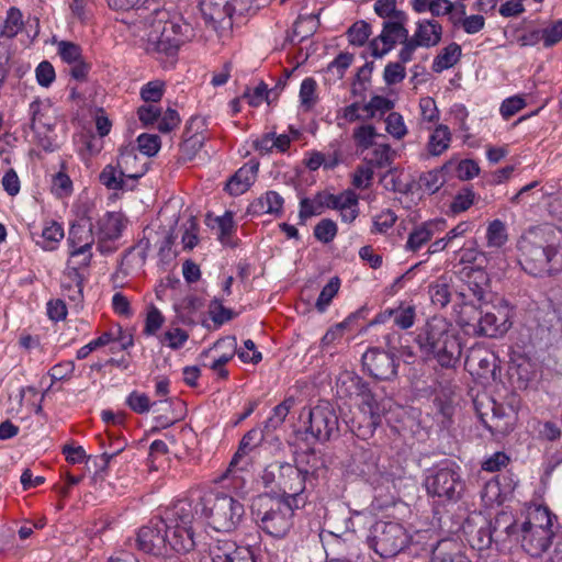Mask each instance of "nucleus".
<instances>
[{
	"mask_svg": "<svg viewBox=\"0 0 562 562\" xmlns=\"http://www.w3.org/2000/svg\"><path fill=\"white\" fill-rule=\"evenodd\" d=\"M175 400L166 397L164 400L150 403L149 397L145 393L133 391L126 398L127 406L137 414L148 413L150 407H159L157 411H166L167 407H171Z\"/></svg>",
	"mask_w": 562,
	"mask_h": 562,
	"instance_id": "35",
	"label": "nucleus"
},
{
	"mask_svg": "<svg viewBox=\"0 0 562 562\" xmlns=\"http://www.w3.org/2000/svg\"><path fill=\"white\" fill-rule=\"evenodd\" d=\"M508 240V234L505 223L501 220L492 221L486 228V243L491 248L499 249Z\"/></svg>",
	"mask_w": 562,
	"mask_h": 562,
	"instance_id": "49",
	"label": "nucleus"
},
{
	"mask_svg": "<svg viewBox=\"0 0 562 562\" xmlns=\"http://www.w3.org/2000/svg\"><path fill=\"white\" fill-rule=\"evenodd\" d=\"M303 505L265 493L252 499L250 513L262 531L273 538H283L293 527L294 510Z\"/></svg>",
	"mask_w": 562,
	"mask_h": 562,
	"instance_id": "2",
	"label": "nucleus"
},
{
	"mask_svg": "<svg viewBox=\"0 0 562 562\" xmlns=\"http://www.w3.org/2000/svg\"><path fill=\"white\" fill-rule=\"evenodd\" d=\"M296 397L288 396L280 404H278L273 409L271 416L265 422L263 430L267 432L274 431L278 429L285 420L290 411L295 406Z\"/></svg>",
	"mask_w": 562,
	"mask_h": 562,
	"instance_id": "41",
	"label": "nucleus"
},
{
	"mask_svg": "<svg viewBox=\"0 0 562 562\" xmlns=\"http://www.w3.org/2000/svg\"><path fill=\"white\" fill-rule=\"evenodd\" d=\"M442 36L441 24L434 19H422L416 22L413 40L420 47H434L439 44Z\"/></svg>",
	"mask_w": 562,
	"mask_h": 562,
	"instance_id": "25",
	"label": "nucleus"
},
{
	"mask_svg": "<svg viewBox=\"0 0 562 562\" xmlns=\"http://www.w3.org/2000/svg\"><path fill=\"white\" fill-rule=\"evenodd\" d=\"M336 119L340 126L370 120L366 103L360 102H353L338 110Z\"/></svg>",
	"mask_w": 562,
	"mask_h": 562,
	"instance_id": "43",
	"label": "nucleus"
},
{
	"mask_svg": "<svg viewBox=\"0 0 562 562\" xmlns=\"http://www.w3.org/2000/svg\"><path fill=\"white\" fill-rule=\"evenodd\" d=\"M482 303H477L472 299L458 300L454 311L457 314V322L462 327H472L473 331L476 330V326L480 319V306Z\"/></svg>",
	"mask_w": 562,
	"mask_h": 562,
	"instance_id": "34",
	"label": "nucleus"
},
{
	"mask_svg": "<svg viewBox=\"0 0 562 562\" xmlns=\"http://www.w3.org/2000/svg\"><path fill=\"white\" fill-rule=\"evenodd\" d=\"M137 27L148 52L166 55L175 54L191 33L190 24L180 19L170 20L169 13L159 5L142 9Z\"/></svg>",
	"mask_w": 562,
	"mask_h": 562,
	"instance_id": "1",
	"label": "nucleus"
},
{
	"mask_svg": "<svg viewBox=\"0 0 562 562\" xmlns=\"http://www.w3.org/2000/svg\"><path fill=\"white\" fill-rule=\"evenodd\" d=\"M533 234L522 236L518 243L519 263L522 269L535 277L553 274L562 271V244L542 246L536 243Z\"/></svg>",
	"mask_w": 562,
	"mask_h": 562,
	"instance_id": "3",
	"label": "nucleus"
},
{
	"mask_svg": "<svg viewBox=\"0 0 562 562\" xmlns=\"http://www.w3.org/2000/svg\"><path fill=\"white\" fill-rule=\"evenodd\" d=\"M168 539V553L175 551L178 553L190 552L194 546V532L192 526L170 525Z\"/></svg>",
	"mask_w": 562,
	"mask_h": 562,
	"instance_id": "29",
	"label": "nucleus"
},
{
	"mask_svg": "<svg viewBox=\"0 0 562 562\" xmlns=\"http://www.w3.org/2000/svg\"><path fill=\"white\" fill-rule=\"evenodd\" d=\"M321 204L339 212L345 223H352L359 215V198L348 189L338 194L326 193L321 196Z\"/></svg>",
	"mask_w": 562,
	"mask_h": 562,
	"instance_id": "16",
	"label": "nucleus"
},
{
	"mask_svg": "<svg viewBox=\"0 0 562 562\" xmlns=\"http://www.w3.org/2000/svg\"><path fill=\"white\" fill-rule=\"evenodd\" d=\"M430 562H472V560L460 541L445 538L432 547Z\"/></svg>",
	"mask_w": 562,
	"mask_h": 562,
	"instance_id": "20",
	"label": "nucleus"
},
{
	"mask_svg": "<svg viewBox=\"0 0 562 562\" xmlns=\"http://www.w3.org/2000/svg\"><path fill=\"white\" fill-rule=\"evenodd\" d=\"M494 540L493 530H491L486 522L475 531H472L470 537L472 548L477 550L487 549Z\"/></svg>",
	"mask_w": 562,
	"mask_h": 562,
	"instance_id": "63",
	"label": "nucleus"
},
{
	"mask_svg": "<svg viewBox=\"0 0 562 562\" xmlns=\"http://www.w3.org/2000/svg\"><path fill=\"white\" fill-rule=\"evenodd\" d=\"M165 323V316L154 304H149L146 307L145 324L143 333L147 336L157 335L158 330Z\"/></svg>",
	"mask_w": 562,
	"mask_h": 562,
	"instance_id": "52",
	"label": "nucleus"
},
{
	"mask_svg": "<svg viewBox=\"0 0 562 562\" xmlns=\"http://www.w3.org/2000/svg\"><path fill=\"white\" fill-rule=\"evenodd\" d=\"M475 200V193L471 188H463L453 198L450 204V211L453 214H459L469 210Z\"/></svg>",
	"mask_w": 562,
	"mask_h": 562,
	"instance_id": "61",
	"label": "nucleus"
},
{
	"mask_svg": "<svg viewBox=\"0 0 562 562\" xmlns=\"http://www.w3.org/2000/svg\"><path fill=\"white\" fill-rule=\"evenodd\" d=\"M385 130L395 139L400 140L407 135V126L402 114L391 112L385 119Z\"/></svg>",
	"mask_w": 562,
	"mask_h": 562,
	"instance_id": "57",
	"label": "nucleus"
},
{
	"mask_svg": "<svg viewBox=\"0 0 562 562\" xmlns=\"http://www.w3.org/2000/svg\"><path fill=\"white\" fill-rule=\"evenodd\" d=\"M543 46L549 48L562 41V20L551 21L541 27Z\"/></svg>",
	"mask_w": 562,
	"mask_h": 562,
	"instance_id": "64",
	"label": "nucleus"
},
{
	"mask_svg": "<svg viewBox=\"0 0 562 562\" xmlns=\"http://www.w3.org/2000/svg\"><path fill=\"white\" fill-rule=\"evenodd\" d=\"M357 397H360V407L363 415L373 416L375 419L382 417L386 409L385 404L376 401L367 382Z\"/></svg>",
	"mask_w": 562,
	"mask_h": 562,
	"instance_id": "42",
	"label": "nucleus"
},
{
	"mask_svg": "<svg viewBox=\"0 0 562 562\" xmlns=\"http://www.w3.org/2000/svg\"><path fill=\"white\" fill-rule=\"evenodd\" d=\"M392 318L394 325L401 329H408L414 326L416 318V310L415 306L406 304L404 302L400 303L397 307L386 308L379 315H376L374 323L381 324L385 323L387 319Z\"/></svg>",
	"mask_w": 562,
	"mask_h": 562,
	"instance_id": "27",
	"label": "nucleus"
},
{
	"mask_svg": "<svg viewBox=\"0 0 562 562\" xmlns=\"http://www.w3.org/2000/svg\"><path fill=\"white\" fill-rule=\"evenodd\" d=\"M493 530L495 541H506L508 539H519V527L512 513L501 512L492 521H486Z\"/></svg>",
	"mask_w": 562,
	"mask_h": 562,
	"instance_id": "26",
	"label": "nucleus"
},
{
	"mask_svg": "<svg viewBox=\"0 0 562 562\" xmlns=\"http://www.w3.org/2000/svg\"><path fill=\"white\" fill-rule=\"evenodd\" d=\"M316 88H317V83L313 78H305L301 82L299 97H300L301 106L305 111L311 110L317 102Z\"/></svg>",
	"mask_w": 562,
	"mask_h": 562,
	"instance_id": "54",
	"label": "nucleus"
},
{
	"mask_svg": "<svg viewBox=\"0 0 562 562\" xmlns=\"http://www.w3.org/2000/svg\"><path fill=\"white\" fill-rule=\"evenodd\" d=\"M94 241L97 240L91 224L78 222L71 225L67 238L69 250L92 249Z\"/></svg>",
	"mask_w": 562,
	"mask_h": 562,
	"instance_id": "33",
	"label": "nucleus"
},
{
	"mask_svg": "<svg viewBox=\"0 0 562 562\" xmlns=\"http://www.w3.org/2000/svg\"><path fill=\"white\" fill-rule=\"evenodd\" d=\"M557 536L553 530L539 527L533 529L532 527L520 525L519 539L517 541H520L521 548L530 557L539 558L548 550L553 539H557Z\"/></svg>",
	"mask_w": 562,
	"mask_h": 562,
	"instance_id": "15",
	"label": "nucleus"
},
{
	"mask_svg": "<svg viewBox=\"0 0 562 562\" xmlns=\"http://www.w3.org/2000/svg\"><path fill=\"white\" fill-rule=\"evenodd\" d=\"M461 47L457 43H451L445 47L434 59L432 70L441 72L453 67L460 59Z\"/></svg>",
	"mask_w": 562,
	"mask_h": 562,
	"instance_id": "44",
	"label": "nucleus"
},
{
	"mask_svg": "<svg viewBox=\"0 0 562 562\" xmlns=\"http://www.w3.org/2000/svg\"><path fill=\"white\" fill-rule=\"evenodd\" d=\"M201 13L206 22H221L233 14L229 0H201Z\"/></svg>",
	"mask_w": 562,
	"mask_h": 562,
	"instance_id": "36",
	"label": "nucleus"
},
{
	"mask_svg": "<svg viewBox=\"0 0 562 562\" xmlns=\"http://www.w3.org/2000/svg\"><path fill=\"white\" fill-rule=\"evenodd\" d=\"M166 85L161 80H153L140 88V98L146 103L159 102L165 93Z\"/></svg>",
	"mask_w": 562,
	"mask_h": 562,
	"instance_id": "62",
	"label": "nucleus"
},
{
	"mask_svg": "<svg viewBox=\"0 0 562 562\" xmlns=\"http://www.w3.org/2000/svg\"><path fill=\"white\" fill-rule=\"evenodd\" d=\"M92 249H71L69 250V258L67 265L71 267L70 273L77 277V269L87 268L91 263Z\"/></svg>",
	"mask_w": 562,
	"mask_h": 562,
	"instance_id": "59",
	"label": "nucleus"
},
{
	"mask_svg": "<svg viewBox=\"0 0 562 562\" xmlns=\"http://www.w3.org/2000/svg\"><path fill=\"white\" fill-rule=\"evenodd\" d=\"M200 510L209 526L221 532L235 530L245 514L244 505L224 493H207L201 496Z\"/></svg>",
	"mask_w": 562,
	"mask_h": 562,
	"instance_id": "4",
	"label": "nucleus"
},
{
	"mask_svg": "<svg viewBox=\"0 0 562 562\" xmlns=\"http://www.w3.org/2000/svg\"><path fill=\"white\" fill-rule=\"evenodd\" d=\"M194 562H255L251 552L232 540H216Z\"/></svg>",
	"mask_w": 562,
	"mask_h": 562,
	"instance_id": "12",
	"label": "nucleus"
},
{
	"mask_svg": "<svg viewBox=\"0 0 562 562\" xmlns=\"http://www.w3.org/2000/svg\"><path fill=\"white\" fill-rule=\"evenodd\" d=\"M366 382L352 372H342L336 381L337 393L340 397L358 396Z\"/></svg>",
	"mask_w": 562,
	"mask_h": 562,
	"instance_id": "40",
	"label": "nucleus"
},
{
	"mask_svg": "<svg viewBox=\"0 0 562 562\" xmlns=\"http://www.w3.org/2000/svg\"><path fill=\"white\" fill-rule=\"evenodd\" d=\"M212 228L217 229L218 238L222 244H228L229 238L235 231L234 214L226 211L223 215L216 216L213 220L209 218L207 223Z\"/></svg>",
	"mask_w": 562,
	"mask_h": 562,
	"instance_id": "48",
	"label": "nucleus"
},
{
	"mask_svg": "<svg viewBox=\"0 0 562 562\" xmlns=\"http://www.w3.org/2000/svg\"><path fill=\"white\" fill-rule=\"evenodd\" d=\"M63 225L56 221H46L41 233L32 232L34 243L45 251L55 250L64 238Z\"/></svg>",
	"mask_w": 562,
	"mask_h": 562,
	"instance_id": "28",
	"label": "nucleus"
},
{
	"mask_svg": "<svg viewBox=\"0 0 562 562\" xmlns=\"http://www.w3.org/2000/svg\"><path fill=\"white\" fill-rule=\"evenodd\" d=\"M116 164L126 179L136 180L146 172V161L140 159L132 147H126L121 150Z\"/></svg>",
	"mask_w": 562,
	"mask_h": 562,
	"instance_id": "31",
	"label": "nucleus"
},
{
	"mask_svg": "<svg viewBox=\"0 0 562 562\" xmlns=\"http://www.w3.org/2000/svg\"><path fill=\"white\" fill-rule=\"evenodd\" d=\"M349 471L361 476L370 484H378L382 477V470L378 463V454L374 450L358 447L351 456Z\"/></svg>",
	"mask_w": 562,
	"mask_h": 562,
	"instance_id": "14",
	"label": "nucleus"
},
{
	"mask_svg": "<svg viewBox=\"0 0 562 562\" xmlns=\"http://www.w3.org/2000/svg\"><path fill=\"white\" fill-rule=\"evenodd\" d=\"M427 493L439 499L458 502L464 490L465 483L462 480L460 468L446 465L436 468L425 480Z\"/></svg>",
	"mask_w": 562,
	"mask_h": 562,
	"instance_id": "8",
	"label": "nucleus"
},
{
	"mask_svg": "<svg viewBox=\"0 0 562 562\" xmlns=\"http://www.w3.org/2000/svg\"><path fill=\"white\" fill-rule=\"evenodd\" d=\"M488 289V277L482 269L471 270L463 286L457 293L458 300L472 299L477 303L485 301V295Z\"/></svg>",
	"mask_w": 562,
	"mask_h": 562,
	"instance_id": "21",
	"label": "nucleus"
},
{
	"mask_svg": "<svg viewBox=\"0 0 562 562\" xmlns=\"http://www.w3.org/2000/svg\"><path fill=\"white\" fill-rule=\"evenodd\" d=\"M370 120L382 117L394 108V102L386 97L374 95L366 103Z\"/></svg>",
	"mask_w": 562,
	"mask_h": 562,
	"instance_id": "58",
	"label": "nucleus"
},
{
	"mask_svg": "<svg viewBox=\"0 0 562 562\" xmlns=\"http://www.w3.org/2000/svg\"><path fill=\"white\" fill-rule=\"evenodd\" d=\"M493 415L491 417V422L487 423L483 420L485 428H487L492 435H506L513 429V424L506 418L504 408L494 403L492 408Z\"/></svg>",
	"mask_w": 562,
	"mask_h": 562,
	"instance_id": "46",
	"label": "nucleus"
},
{
	"mask_svg": "<svg viewBox=\"0 0 562 562\" xmlns=\"http://www.w3.org/2000/svg\"><path fill=\"white\" fill-rule=\"evenodd\" d=\"M372 33L371 25L363 21L355 22L347 31V37L351 45L362 46Z\"/></svg>",
	"mask_w": 562,
	"mask_h": 562,
	"instance_id": "53",
	"label": "nucleus"
},
{
	"mask_svg": "<svg viewBox=\"0 0 562 562\" xmlns=\"http://www.w3.org/2000/svg\"><path fill=\"white\" fill-rule=\"evenodd\" d=\"M304 420L305 431L318 441H328L339 436V419L334 405L327 401H319L314 407L303 409L301 419Z\"/></svg>",
	"mask_w": 562,
	"mask_h": 562,
	"instance_id": "7",
	"label": "nucleus"
},
{
	"mask_svg": "<svg viewBox=\"0 0 562 562\" xmlns=\"http://www.w3.org/2000/svg\"><path fill=\"white\" fill-rule=\"evenodd\" d=\"M494 310L495 312H486L480 317L474 333L494 338L504 335L510 328L512 307L504 302Z\"/></svg>",
	"mask_w": 562,
	"mask_h": 562,
	"instance_id": "13",
	"label": "nucleus"
},
{
	"mask_svg": "<svg viewBox=\"0 0 562 562\" xmlns=\"http://www.w3.org/2000/svg\"><path fill=\"white\" fill-rule=\"evenodd\" d=\"M408 16L406 13H397L395 19L384 20L382 30L378 36L369 42L368 49L373 58H382L389 54L397 43L403 42L408 36L406 23Z\"/></svg>",
	"mask_w": 562,
	"mask_h": 562,
	"instance_id": "9",
	"label": "nucleus"
},
{
	"mask_svg": "<svg viewBox=\"0 0 562 562\" xmlns=\"http://www.w3.org/2000/svg\"><path fill=\"white\" fill-rule=\"evenodd\" d=\"M260 441L259 432L256 429L249 430L240 440L237 451L235 452L229 467L236 468L240 465L243 469L248 464V461L245 460L247 456L256 448L257 443Z\"/></svg>",
	"mask_w": 562,
	"mask_h": 562,
	"instance_id": "39",
	"label": "nucleus"
},
{
	"mask_svg": "<svg viewBox=\"0 0 562 562\" xmlns=\"http://www.w3.org/2000/svg\"><path fill=\"white\" fill-rule=\"evenodd\" d=\"M352 136L357 147L364 150L374 145L378 133L373 125L363 124L355 128Z\"/></svg>",
	"mask_w": 562,
	"mask_h": 562,
	"instance_id": "56",
	"label": "nucleus"
},
{
	"mask_svg": "<svg viewBox=\"0 0 562 562\" xmlns=\"http://www.w3.org/2000/svg\"><path fill=\"white\" fill-rule=\"evenodd\" d=\"M362 316L363 311L358 310L351 313L345 321L331 327L322 339L323 347H331L337 339L341 338L344 330L350 328Z\"/></svg>",
	"mask_w": 562,
	"mask_h": 562,
	"instance_id": "47",
	"label": "nucleus"
},
{
	"mask_svg": "<svg viewBox=\"0 0 562 562\" xmlns=\"http://www.w3.org/2000/svg\"><path fill=\"white\" fill-rule=\"evenodd\" d=\"M458 403L459 395L452 386H441L436 392L434 405L437 408L438 415L441 416L440 423L443 428L451 426Z\"/></svg>",
	"mask_w": 562,
	"mask_h": 562,
	"instance_id": "22",
	"label": "nucleus"
},
{
	"mask_svg": "<svg viewBox=\"0 0 562 562\" xmlns=\"http://www.w3.org/2000/svg\"><path fill=\"white\" fill-rule=\"evenodd\" d=\"M126 222L122 213L106 212L91 224L101 254H111L117 249V240L126 227Z\"/></svg>",
	"mask_w": 562,
	"mask_h": 562,
	"instance_id": "10",
	"label": "nucleus"
},
{
	"mask_svg": "<svg viewBox=\"0 0 562 562\" xmlns=\"http://www.w3.org/2000/svg\"><path fill=\"white\" fill-rule=\"evenodd\" d=\"M284 200L276 191H267L256 199L249 206L252 214L279 216L283 210Z\"/></svg>",
	"mask_w": 562,
	"mask_h": 562,
	"instance_id": "32",
	"label": "nucleus"
},
{
	"mask_svg": "<svg viewBox=\"0 0 562 562\" xmlns=\"http://www.w3.org/2000/svg\"><path fill=\"white\" fill-rule=\"evenodd\" d=\"M294 467L300 470V474L304 476L306 483L317 475V471L323 467V461L315 450L308 449L297 453Z\"/></svg>",
	"mask_w": 562,
	"mask_h": 562,
	"instance_id": "37",
	"label": "nucleus"
},
{
	"mask_svg": "<svg viewBox=\"0 0 562 562\" xmlns=\"http://www.w3.org/2000/svg\"><path fill=\"white\" fill-rule=\"evenodd\" d=\"M446 228L443 218H436L423 222L412 228L408 233L405 249L416 252L420 250L431 238Z\"/></svg>",
	"mask_w": 562,
	"mask_h": 562,
	"instance_id": "19",
	"label": "nucleus"
},
{
	"mask_svg": "<svg viewBox=\"0 0 562 562\" xmlns=\"http://www.w3.org/2000/svg\"><path fill=\"white\" fill-rule=\"evenodd\" d=\"M259 162L250 160L241 166L228 180L226 189L232 195H240L249 190L257 179Z\"/></svg>",
	"mask_w": 562,
	"mask_h": 562,
	"instance_id": "23",
	"label": "nucleus"
},
{
	"mask_svg": "<svg viewBox=\"0 0 562 562\" xmlns=\"http://www.w3.org/2000/svg\"><path fill=\"white\" fill-rule=\"evenodd\" d=\"M340 288V280L337 277L331 278L328 283L322 289L317 300L316 308L319 312L326 311L331 303L333 299L337 295Z\"/></svg>",
	"mask_w": 562,
	"mask_h": 562,
	"instance_id": "55",
	"label": "nucleus"
},
{
	"mask_svg": "<svg viewBox=\"0 0 562 562\" xmlns=\"http://www.w3.org/2000/svg\"><path fill=\"white\" fill-rule=\"evenodd\" d=\"M411 537L397 521H376L370 528V547L384 559L396 557L409 544Z\"/></svg>",
	"mask_w": 562,
	"mask_h": 562,
	"instance_id": "6",
	"label": "nucleus"
},
{
	"mask_svg": "<svg viewBox=\"0 0 562 562\" xmlns=\"http://www.w3.org/2000/svg\"><path fill=\"white\" fill-rule=\"evenodd\" d=\"M555 518V515H553L548 507L537 506L528 513L527 520L524 521L521 526L532 527L533 529L539 527L552 530L553 519Z\"/></svg>",
	"mask_w": 562,
	"mask_h": 562,
	"instance_id": "45",
	"label": "nucleus"
},
{
	"mask_svg": "<svg viewBox=\"0 0 562 562\" xmlns=\"http://www.w3.org/2000/svg\"><path fill=\"white\" fill-rule=\"evenodd\" d=\"M100 181L110 190H120L125 188V176L121 172L119 165H106L101 171Z\"/></svg>",
	"mask_w": 562,
	"mask_h": 562,
	"instance_id": "50",
	"label": "nucleus"
},
{
	"mask_svg": "<svg viewBox=\"0 0 562 562\" xmlns=\"http://www.w3.org/2000/svg\"><path fill=\"white\" fill-rule=\"evenodd\" d=\"M452 140L450 128L445 124H439L429 135L427 149L430 155L439 156L445 153Z\"/></svg>",
	"mask_w": 562,
	"mask_h": 562,
	"instance_id": "38",
	"label": "nucleus"
},
{
	"mask_svg": "<svg viewBox=\"0 0 562 562\" xmlns=\"http://www.w3.org/2000/svg\"><path fill=\"white\" fill-rule=\"evenodd\" d=\"M261 479L266 487L277 488L282 492V495H278L279 497L305 504L302 493L306 484L304 476L300 474V470L294 465L288 462H273L263 470Z\"/></svg>",
	"mask_w": 562,
	"mask_h": 562,
	"instance_id": "5",
	"label": "nucleus"
},
{
	"mask_svg": "<svg viewBox=\"0 0 562 562\" xmlns=\"http://www.w3.org/2000/svg\"><path fill=\"white\" fill-rule=\"evenodd\" d=\"M200 502L193 504V501L183 498L177 501L172 507L165 510L164 520L170 525L191 526L195 515L199 512Z\"/></svg>",
	"mask_w": 562,
	"mask_h": 562,
	"instance_id": "24",
	"label": "nucleus"
},
{
	"mask_svg": "<svg viewBox=\"0 0 562 562\" xmlns=\"http://www.w3.org/2000/svg\"><path fill=\"white\" fill-rule=\"evenodd\" d=\"M23 26L24 22L21 11L16 8H10L7 12L0 36L13 38L22 31Z\"/></svg>",
	"mask_w": 562,
	"mask_h": 562,
	"instance_id": "51",
	"label": "nucleus"
},
{
	"mask_svg": "<svg viewBox=\"0 0 562 562\" xmlns=\"http://www.w3.org/2000/svg\"><path fill=\"white\" fill-rule=\"evenodd\" d=\"M429 294H430L431 302L435 305L445 307L450 302V297H451L449 285L446 281V279L440 278L435 283H432L429 286Z\"/></svg>",
	"mask_w": 562,
	"mask_h": 562,
	"instance_id": "60",
	"label": "nucleus"
},
{
	"mask_svg": "<svg viewBox=\"0 0 562 562\" xmlns=\"http://www.w3.org/2000/svg\"><path fill=\"white\" fill-rule=\"evenodd\" d=\"M363 367L378 380H390L396 374V353H362Z\"/></svg>",
	"mask_w": 562,
	"mask_h": 562,
	"instance_id": "18",
	"label": "nucleus"
},
{
	"mask_svg": "<svg viewBox=\"0 0 562 562\" xmlns=\"http://www.w3.org/2000/svg\"><path fill=\"white\" fill-rule=\"evenodd\" d=\"M496 353H468L464 360V366L472 374H476L481 378H495L497 366Z\"/></svg>",
	"mask_w": 562,
	"mask_h": 562,
	"instance_id": "30",
	"label": "nucleus"
},
{
	"mask_svg": "<svg viewBox=\"0 0 562 562\" xmlns=\"http://www.w3.org/2000/svg\"><path fill=\"white\" fill-rule=\"evenodd\" d=\"M449 325L443 318H432L426 324L418 342L426 351H447L449 348Z\"/></svg>",
	"mask_w": 562,
	"mask_h": 562,
	"instance_id": "17",
	"label": "nucleus"
},
{
	"mask_svg": "<svg viewBox=\"0 0 562 562\" xmlns=\"http://www.w3.org/2000/svg\"><path fill=\"white\" fill-rule=\"evenodd\" d=\"M168 520L154 518L143 526L136 537L137 548L154 555L168 554V539L170 530Z\"/></svg>",
	"mask_w": 562,
	"mask_h": 562,
	"instance_id": "11",
	"label": "nucleus"
}]
</instances>
